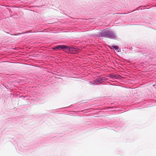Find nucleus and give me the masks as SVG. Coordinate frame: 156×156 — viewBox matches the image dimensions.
I'll use <instances>...</instances> for the list:
<instances>
[{"instance_id": "39448f33", "label": "nucleus", "mask_w": 156, "mask_h": 156, "mask_svg": "<svg viewBox=\"0 0 156 156\" xmlns=\"http://www.w3.org/2000/svg\"><path fill=\"white\" fill-rule=\"evenodd\" d=\"M28 31H27L26 33L28 32Z\"/></svg>"}, {"instance_id": "f03ea898", "label": "nucleus", "mask_w": 156, "mask_h": 156, "mask_svg": "<svg viewBox=\"0 0 156 156\" xmlns=\"http://www.w3.org/2000/svg\"><path fill=\"white\" fill-rule=\"evenodd\" d=\"M55 49H65V50L67 52L69 53L70 52L73 51L75 49V48L68 47L65 45H61L57 46L54 48Z\"/></svg>"}, {"instance_id": "f257e3e1", "label": "nucleus", "mask_w": 156, "mask_h": 156, "mask_svg": "<svg viewBox=\"0 0 156 156\" xmlns=\"http://www.w3.org/2000/svg\"><path fill=\"white\" fill-rule=\"evenodd\" d=\"M99 37L114 39L116 37L115 34L110 30L107 28L103 30L100 34Z\"/></svg>"}, {"instance_id": "7ed1b4c3", "label": "nucleus", "mask_w": 156, "mask_h": 156, "mask_svg": "<svg viewBox=\"0 0 156 156\" xmlns=\"http://www.w3.org/2000/svg\"><path fill=\"white\" fill-rule=\"evenodd\" d=\"M112 47L115 48L116 50H118L119 48L118 46H112Z\"/></svg>"}, {"instance_id": "20e7f679", "label": "nucleus", "mask_w": 156, "mask_h": 156, "mask_svg": "<svg viewBox=\"0 0 156 156\" xmlns=\"http://www.w3.org/2000/svg\"><path fill=\"white\" fill-rule=\"evenodd\" d=\"M23 33H18L16 34H14V35H20V34H23Z\"/></svg>"}]
</instances>
